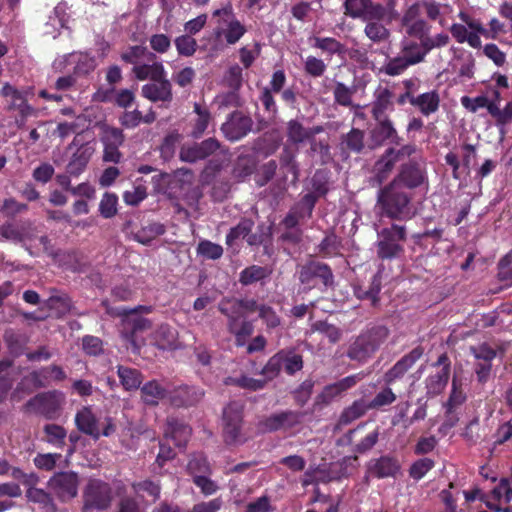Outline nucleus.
<instances>
[{
  "label": "nucleus",
  "mask_w": 512,
  "mask_h": 512,
  "mask_svg": "<svg viewBox=\"0 0 512 512\" xmlns=\"http://www.w3.org/2000/svg\"><path fill=\"white\" fill-rule=\"evenodd\" d=\"M390 330L382 324L368 325L349 344L346 356L359 364L366 363L386 343Z\"/></svg>",
  "instance_id": "obj_1"
},
{
  "label": "nucleus",
  "mask_w": 512,
  "mask_h": 512,
  "mask_svg": "<svg viewBox=\"0 0 512 512\" xmlns=\"http://www.w3.org/2000/svg\"><path fill=\"white\" fill-rule=\"evenodd\" d=\"M410 202L411 196L391 182L378 193L377 203L382 215L392 220L410 219Z\"/></svg>",
  "instance_id": "obj_2"
},
{
  "label": "nucleus",
  "mask_w": 512,
  "mask_h": 512,
  "mask_svg": "<svg viewBox=\"0 0 512 512\" xmlns=\"http://www.w3.org/2000/svg\"><path fill=\"white\" fill-rule=\"evenodd\" d=\"M407 241V229L404 225L391 224L378 232L376 242L377 257L381 260H393L404 254Z\"/></svg>",
  "instance_id": "obj_3"
},
{
  "label": "nucleus",
  "mask_w": 512,
  "mask_h": 512,
  "mask_svg": "<svg viewBox=\"0 0 512 512\" xmlns=\"http://www.w3.org/2000/svg\"><path fill=\"white\" fill-rule=\"evenodd\" d=\"M113 500L112 487L101 479H90L83 490L82 512L105 511Z\"/></svg>",
  "instance_id": "obj_4"
},
{
  "label": "nucleus",
  "mask_w": 512,
  "mask_h": 512,
  "mask_svg": "<svg viewBox=\"0 0 512 512\" xmlns=\"http://www.w3.org/2000/svg\"><path fill=\"white\" fill-rule=\"evenodd\" d=\"M298 280L307 289L311 290L317 286L318 281L325 287L334 285V274L331 267L320 261L310 260L300 266Z\"/></svg>",
  "instance_id": "obj_5"
},
{
  "label": "nucleus",
  "mask_w": 512,
  "mask_h": 512,
  "mask_svg": "<svg viewBox=\"0 0 512 512\" xmlns=\"http://www.w3.org/2000/svg\"><path fill=\"white\" fill-rule=\"evenodd\" d=\"M63 403V394L52 390L36 394L28 400L26 408L47 420H55L60 416Z\"/></svg>",
  "instance_id": "obj_6"
},
{
  "label": "nucleus",
  "mask_w": 512,
  "mask_h": 512,
  "mask_svg": "<svg viewBox=\"0 0 512 512\" xmlns=\"http://www.w3.org/2000/svg\"><path fill=\"white\" fill-rule=\"evenodd\" d=\"M243 411V405L236 401L230 402L223 410V438L227 445H237L245 441L241 433Z\"/></svg>",
  "instance_id": "obj_7"
},
{
  "label": "nucleus",
  "mask_w": 512,
  "mask_h": 512,
  "mask_svg": "<svg viewBox=\"0 0 512 512\" xmlns=\"http://www.w3.org/2000/svg\"><path fill=\"white\" fill-rule=\"evenodd\" d=\"M363 378L364 373L359 372L348 375L334 383L324 386L321 392L316 396L314 405L320 408L328 406L335 399L341 397L348 390L354 388Z\"/></svg>",
  "instance_id": "obj_8"
},
{
  "label": "nucleus",
  "mask_w": 512,
  "mask_h": 512,
  "mask_svg": "<svg viewBox=\"0 0 512 512\" xmlns=\"http://www.w3.org/2000/svg\"><path fill=\"white\" fill-rule=\"evenodd\" d=\"M47 485L61 502H67L78 494L79 476L73 471L56 472Z\"/></svg>",
  "instance_id": "obj_9"
},
{
  "label": "nucleus",
  "mask_w": 512,
  "mask_h": 512,
  "mask_svg": "<svg viewBox=\"0 0 512 512\" xmlns=\"http://www.w3.org/2000/svg\"><path fill=\"white\" fill-rule=\"evenodd\" d=\"M303 413L294 410H283L272 413L258 422V429L262 433H273L277 431H287L302 421Z\"/></svg>",
  "instance_id": "obj_10"
},
{
  "label": "nucleus",
  "mask_w": 512,
  "mask_h": 512,
  "mask_svg": "<svg viewBox=\"0 0 512 512\" xmlns=\"http://www.w3.org/2000/svg\"><path fill=\"white\" fill-rule=\"evenodd\" d=\"M432 366L441 368L425 379L426 395L429 397L441 394L446 388L451 373V360L447 353H442Z\"/></svg>",
  "instance_id": "obj_11"
},
{
  "label": "nucleus",
  "mask_w": 512,
  "mask_h": 512,
  "mask_svg": "<svg viewBox=\"0 0 512 512\" xmlns=\"http://www.w3.org/2000/svg\"><path fill=\"white\" fill-rule=\"evenodd\" d=\"M252 127V118L240 110H235L228 115L226 121L221 125V131L227 140L235 142L247 136Z\"/></svg>",
  "instance_id": "obj_12"
},
{
  "label": "nucleus",
  "mask_w": 512,
  "mask_h": 512,
  "mask_svg": "<svg viewBox=\"0 0 512 512\" xmlns=\"http://www.w3.org/2000/svg\"><path fill=\"white\" fill-rule=\"evenodd\" d=\"M73 147L77 148L67 163L66 172L72 177H78L86 170L95 149L90 142L80 143L78 136L74 137L67 149L71 150Z\"/></svg>",
  "instance_id": "obj_13"
},
{
  "label": "nucleus",
  "mask_w": 512,
  "mask_h": 512,
  "mask_svg": "<svg viewBox=\"0 0 512 512\" xmlns=\"http://www.w3.org/2000/svg\"><path fill=\"white\" fill-rule=\"evenodd\" d=\"M427 181V174L417 161L410 160L400 166L399 172L391 183L400 187L404 186L408 189L420 187Z\"/></svg>",
  "instance_id": "obj_14"
},
{
  "label": "nucleus",
  "mask_w": 512,
  "mask_h": 512,
  "mask_svg": "<svg viewBox=\"0 0 512 512\" xmlns=\"http://www.w3.org/2000/svg\"><path fill=\"white\" fill-rule=\"evenodd\" d=\"M424 354L422 346H416L409 353L402 356L389 370L383 375L385 385L392 386L401 380L405 374L419 361Z\"/></svg>",
  "instance_id": "obj_15"
},
{
  "label": "nucleus",
  "mask_w": 512,
  "mask_h": 512,
  "mask_svg": "<svg viewBox=\"0 0 512 512\" xmlns=\"http://www.w3.org/2000/svg\"><path fill=\"white\" fill-rule=\"evenodd\" d=\"M213 16H226V19L224 20L226 23V28L223 30L222 34L228 45L236 44L247 32L245 25L241 23L239 19H237L233 7L230 3L220 9H216L213 12Z\"/></svg>",
  "instance_id": "obj_16"
},
{
  "label": "nucleus",
  "mask_w": 512,
  "mask_h": 512,
  "mask_svg": "<svg viewBox=\"0 0 512 512\" xmlns=\"http://www.w3.org/2000/svg\"><path fill=\"white\" fill-rule=\"evenodd\" d=\"M204 397V391L193 385H180L168 393L169 403L177 408H189L197 405Z\"/></svg>",
  "instance_id": "obj_17"
},
{
  "label": "nucleus",
  "mask_w": 512,
  "mask_h": 512,
  "mask_svg": "<svg viewBox=\"0 0 512 512\" xmlns=\"http://www.w3.org/2000/svg\"><path fill=\"white\" fill-rule=\"evenodd\" d=\"M220 146V142L214 137L205 139L201 142H195L192 145L181 149L180 159L184 162L195 163L213 155Z\"/></svg>",
  "instance_id": "obj_18"
},
{
  "label": "nucleus",
  "mask_w": 512,
  "mask_h": 512,
  "mask_svg": "<svg viewBox=\"0 0 512 512\" xmlns=\"http://www.w3.org/2000/svg\"><path fill=\"white\" fill-rule=\"evenodd\" d=\"M316 196L313 194L303 195L288 211L283 218V223L288 227L300 225L305 219H310L316 206Z\"/></svg>",
  "instance_id": "obj_19"
},
{
  "label": "nucleus",
  "mask_w": 512,
  "mask_h": 512,
  "mask_svg": "<svg viewBox=\"0 0 512 512\" xmlns=\"http://www.w3.org/2000/svg\"><path fill=\"white\" fill-rule=\"evenodd\" d=\"M192 435V428L182 419L170 416L166 419L164 437L174 442L175 446L186 448Z\"/></svg>",
  "instance_id": "obj_20"
},
{
  "label": "nucleus",
  "mask_w": 512,
  "mask_h": 512,
  "mask_svg": "<svg viewBox=\"0 0 512 512\" xmlns=\"http://www.w3.org/2000/svg\"><path fill=\"white\" fill-rule=\"evenodd\" d=\"M376 125L371 131V137L377 145L390 143L399 146L402 142V137L398 134L390 117H383L380 120H375Z\"/></svg>",
  "instance_id": "obj_21"
},
{
  "label": "nucleus",
  "mask_w": 512,
  "mask_h": 512,
  "mask_svg": "<svg viewBox=\"0 0 512 512\" xmlns=\"http://www.w3.org/2000/svg\"><path fill=\"white\" fill-rule=\"evenodd\" d=\"M141 94L151 102L170 103L173 100V87L169 79L153 81L144 84L141 88Z\"/></svg>",
  "instance_id": "obj_22"
},
{
  "label": "nucleus",
  "mask_w": 512,
  "mask_h": 512,
  "mask_svg": "<svg viewBox=\"0 0 512 512\" xmlns=\"http://www.w3.org/2000/svg\"><path fill=\"white\" fill-rule=\"evenodd\" d=\"M364 139V131L358 128H352L348 133L343 134L339 143L342 159H348L351 153H362L365 147Z\"/></svg>",
  "instance_id": "obj_23"
},
{
  "label": "nucleus",
  "mask_w": 512,
  "mask_h": 512,
  "mask_svg": "<svg viewBox=\"0 0 512 512\" xmlns=\"http://www.w3.org/2000/svg\"><path fill=\"white\" fill-rule=\"evenodd\" d=\"M66 378V372L57 364H51L30 373L31 382L36 388H45L51 381L61 382Z\"/></svg>",
  "instance_id": "obj_24"
},
{
  "label": "nucleus",
  "mask_w": 512,
  "mask_h": 512,
  "mask_svg": "<svg viewBox=\"0 0 512 512\" xmlns=\"http://www.w3.org/2000/svg\"><path fill=\"white\" fill-rule=\"evenodd\" d=\"M393 96V92L387 87L379 86L375 90L374 100L371 103V114L374 120L389 117L387 112L394 110Z\"/></svg>",
  "instance_id": "obj_25"
},
{
  "label": "nucleus",
  "mask_w": 512,
  "mask_h": 512,
  "mask_svg": "<svg viewBox=\"0 0 512 512\" xmlns=\"http://www.w3.org/2000/svg\"><path fill=\"white\" fill-rule=\"evenodd\" d=\"M401 466L399 461L391 456H381L368 464V472L378 479L395 477Z\"/></svg>",
  "instance_id": "obj_26"
},
{
  "label": "nucleus",
  "mask_w": 512,
  "mask_h": 512,
  "mask_svg": "<svg viewBox=\"0 0 512 512\" xmlns=\"http://www.w3.org/2000/svg\"><path fill=\"white\" fill-rule=\"evenodd\" d=\"M97 423L98 420L89 407H83L75 415V425L77 429L91 436L94 440H98L101 437Z\"/></svg>",
  "instance_id": "obj_27"
},
{
  "label": "nucleus",
  "mask_w": 512,
  "mask_h": 512,
  "mask_svg": "<svg viewBox=\"0 0 512 512\" xmlns=\"http://www.w3.org/2000/svg\"><path fill=\"white\" fill-rule=\"evenodd\" d=\"M410 104L416 107L423 116H429L439 110L440 96L436 90L411 97Z\"/></svg>",
  "instance_id": "obj_28"
},
{
  "label": "nucleus",
  "mask_w": 512,
  "mask_h": 512,
  "mask_svg": "<svg viewBox=\"0 0 512 512\" xmlns=\"http://www.w3.org/2000/svg\"><path fill=\"white\" fill-rule=\"evenodd\" d=\"M256 167L257 160L254 155L241 154L234 162L232 176L237 181H243L256 171Z\"/></svg>",
  "instance_id": "obj_29"
},
{
  "label": "nucleus",
  "mask_w": 512,
  "mask_h": 512,
  "mask_svg": "<svg viewBox=\"0 0 512 512\" xmlns=\"http://www.w3.org/2000/svg\"><path fill=\"white\" fill-rule=\"evenodd\" d=\"M271 273L272 270L267 266L253 264L239 273L238 281L242 286H250L257 282H263L270 277Z\"/></svg>",
  "instance_id": "obj_30"
},
{
  "label": "nucleus",
  "mask_w": 512,
  "mask_h": 512,
  "mask_svg": "<svg viewBox=\"0 0 512 512\" xmlns=\"http://www.w3.org/2000/svg\"><path fill=\"white\" fill-rule=\"evenodd\" d=\"M168 393L157 380L148 381L141 387V398L150 406H156L161 400L168 398Z\"/></svg>",
  "instance_id": "obj_31"
},
{
  "label": "nucleus",
  "mask_w": 512,
  "mask_h": 512,
  "mask_svg": "<svg viewBox=\"0 0 512 512\" xmlns=\"http://www.w3.org/2000/svg\"><path fill=\"white\" fill-rule=\"evenodd\" d=\"M397 162L398 161L395 159V157L388 153L387 148L373 166L374 180L378 184H382L384 181H386L392 173Z\"/></svg>",
  "instance_id": "obj_32"
},
{
  "label": "nucleus",
  "mask_w": 512,
  "mask_h": 512,
  "mask_svg": "<svg viewBox=\"0 0 512 512\" xmlns=\"http://www.w3.org/2000/svg\"><path fill=\"white\" fill-rule=\"evenodd\" d=\"M133 491L140 497L150 498L152 503H155L160 499L161 496V483L159 480L144 479L141 481H135L131 484Z\"/></svg>",
  "instance_id": "obj_33"
},
{
  "label": "nucleus",
  "mask_w": 512,
  "mask_h": 512,
  "mask_svg": "<svg viewBox=\"0 0 512 512\" xmlns=\"http://www.w3.org/2000/svg\"><path fill=\"white\" fill-rule=\"evenodd\" d=\"M368 403L364 399L355 400L351 405L344 408L339 416V425L346 426L361 418L369 411Z\"/></svg>",
  "instance_id": "obj_34"
},
{
  "label": "nucleus",
  "mask_w": 512,
  "mask_h": 512,
  "mask_svg": "<svg viewBox=\"0 0 512 512\" xmlns=\"http://www.w3.org/2000/svg\"><path fill=\"white\" fill-rule=\"evenodd\" d=\"M381 291V276L375 274L368 288L358 286L354 289L355 296L360 300L371 301L372 306H376L379 302V293Z\"/></svg>",
  "instance_id": "obj_35"
},
{
  "label": "nucleus",
  "mask_w": 512,
  "mask_h": 512,
  "mask_svg": "<svg viewBox=\"0 0 512 512\" xmlns=\"http://www.w3.org/2000/svg\"><path fill=\"white\" fill-rule=\"evenodd\" d=\"M43 440L55 448L63 449L67 438L66 429L58 424L50 423L43 427Z\"/></svg>",
  "instance_id": "obj_36"
},
{
  "label": "nucleus",
  "mask_w": 512,
  "mask_h": 512,
  "mask_svg": "<svg viewBox=\"0 0 512 512\" xmlns=\"http://www.w3.org/2000/svg\"><path fill=\"white\" fill-rule=\"evenodd\" d=\"M466 400L467 395L463 389L462 381L454 376L452 378L451 391L444 407L449 412L457 410L466 402Z\"/></svg>",
  "instance_id": "obj_37"
},
{
  "label": "nucleus",
  "mask_w": 512,
  "mask_h": 512,
  "mask_svg": "<svg viewBox=\"0 0 512 512\" xmlns=\"http://www.w3.org/2000/svg\"><path fill=\"white\" fill-rule=\"evenodd\" d=\"M166 227L160 222H149L135 234V240L143 245H149L158 236L165 234Z\"/></svg>",
  "instance_id": "obj_38"
},
{
  "label": "nucleus",
  "mask_w": 512,
  "mask_h": 512,
  "mask_svg": "<svg viewBox=\"0 0 512 512\" xmlns=\"http://www.w3.org/2000/svg\"><path fill=\"white\" fill-rule=\"evenodd\" d=\"M187 471L195 479L198 476L211 475L212 467L203 453H195L188 461Z\"/></svg>",
  "instance_id": "obj_39"
},
{
  "label": "nucleus",
  "mask_w": 512,
  "mask_h": 512,
  "mask_svg": "<svg viewBox=\"0 0 512 512\" xmlns=\"http://www.w3.org/2000/svg\"><path fill=\"white\" fill-rule=\"evenodd\" d=\"M193 108L194 112L197 114V117L194 120L191 136L195 139H198L206 131L211 120V113L207 107L202 106L197 102L194 103Z\"/></svg>",
  "instance_id": "obj_40"
},
{
  "label": "nucleus",
  "mask_w": 512,
  "mask_h": 512,
  "mask_svg": "<svg viewBox=\"0 0 512 512\" xmlns=\"http://www.w3.org/2000/svg\"><path fill=\"white\" fill-rule=\"evenodd\" d=\"M418 58L406 60L402 56L389 59L380 69V72L388 76L401 75L409 66L416 65Z\"/></svg>",
  "instance_id": "obj_41"
},
{
  "label": "nucleus",
  "mask_w": 512,
  "mask_h": 512,
  "mask_svg": "<svg viewBox=\"0 0 512 512\" xmlns=\"http://www.w3.org/2000/svg\"><path fill=\"white\" fill-rule=\"evenodd\" d=\"M287 141L293 145L308 142V130L298 119H291L286 124Z\"/></svg>",
  "instance_id": "obj_42"
},
{
  "label": "nucleus",
  "mask_w": 512,
  "mask_h": 512,
  "mask_svg": "<svg viewBox=\"0 0 512 512\" xmlns=\"http://www.w3.org/2000/svg\"><path fill=\"white\" fill-rule=\"evenodd\" d=\"M118 377L125 390L138 389L142 383V374L137 369L118 366Z\"/></svg>",
  "instance_id": "obj_43"
},
{
  "label": "nucleus",
  "mask_w": 512,
  "mask_h": 512,
  "mask_svg": "<svg viewBox=\"0 0 512 512\" xmlns=\"http://www.w3.org/2000/svg\"><path fill=\"white\" fill-rule=\"evenodd\" d=\"M341 239L334 233L327 234L318 245V252L324 258H333L341 255Z\"/></svg>",
  "instance_id": "obj_44"
},
{
  "label": "nucleus",
  "mask_w": 512,
  "mask_h": 512,
  "mask_svg": "<svg viewBox=\"0 0 512 512\" xmlns=\"http://www.w3.org/2000/svg\"><path fill=\"white\" fill-rule=\"evenodd\" d=\"M280 353L282 354V364L286 374L292 376L303 369V357L296 353L294 349H281Z\"/></svg>",
  "instance_id": "obj_45"
},
{
  "label": "nucleus",
  "mask_w": 512,
  "mask_h": 512,
  "mask_svg": "<svg viewBox=\"0 0 512 512\" xmlns=\"http://www.w3.org/2000/svg\"><path fill=\"white\" fill-rule=\"evenodd\" d=\"M28 501L41 505L47 512H55L56 506L50 493L43 489L30 487L26 491Z\"/></svg>",
  "instance_id": "obj_46"
},
{
  "label": "nucleus",
  "mask_w": 512,
  "mask_h": 512,
  "mask_svg": "<svg viewBox=\"0 0 512 512\" xmlns=\"http://www.w3.org/2000/svg\"><path fill=\"white\" fill-rule=\"evenodd\" d=\"M226 385H232L249 391H259L265 388L266 380L255 379L247 375L239 377H228L225 380Z\"/></svg>",
  "instance_id": "obj_47"
},
{
  "label": "nucleus",
  "mask_w": 512,
  "mask_h": 512,
  "mask_svg": "<svg viewBox=\"0 0 512 512\" xmlns=\"http://www.w3.org/2000/svg\"><path fill=\"white\" fill-rule=\"evenodd\" d=\"M253 226V220L249 218L241 219L240 222L227 233L226 244L232 246L236 240L246 238L251 233Z\"/></svg>",
  "instance_id": "obj_48"
},
{
  "label": "nucleus",
  "mask_w": 512,
  "mask_h": 512,
  "mask_svg": "<svg viewBox=\"0 0 512 512\" xmlns=\"http://www.w3.org/2000/svg\"><path fill=\"white\" fill-rule=\"evenodd\" d=\"M491 116L500 133L504 134L506 125L512 123V102H508L503 109L495 103L491 109Z\"/></svg>",
  "instance_id": "obj_49"
},
{
  "label": "nucleus",
  "mask_w": 512,
  "mask_h": 512,
  "mask_svg": "<svg viewBox=\"0 0 512 512\" xmlns=\"http://www.w3.org/2000/svg\"><path fill=\"white\" fill-rule=\"evenodd\" d=\"M397 399L396 394L390 386H385L368 403L370 410H380L383 407L393 404Z\"/></svg>",
  "instance_id": "obj_50"
},
{
  "label": "nucleus",
  "mask_w": 512,
  "mask_h": 512,
  "mask_svg": "<svg viewBox=\"0 0 512 512\" xmlns=\"http://www.w3.org/2000/svg\"><path fill=\"white\" fill-rule=\"evenodd\" d=\"M308 143L310 145L308 153L310 155L317 154L321 165H327L333 160L331 147L327 140H312Z\"/></svg>",
  "instance_id": "obj_51"
},
{
  "label": "nucleus",
  "mask_w": 512,
  "mask_h": 512,
  "mask_svg": "<svg viewBox=\"0 0 512 512\" xmlns=\"http://www.w3.org/2000/svg\"><path fill=\"white\" fill-rule=\"evenodd\" d=\"M312 47L327 52L330 55L342 54L345 51L344 45L332 37H314Z\"/></svg>",
  "instance_id": "obj_52"
},
{
  "label": "nucleus",
  "mask_w": 512,
  "mask_h": 512,
  "mask_svg": "<svg viewBox=\"0 0 512 512\" xmlns=\"http://www.w3.org/2000/svg\"><path fill=\"white\" fill-rule=\"evenodd\" d=\"M364 33L375 43L384 42L390 37L389 30L377 21H369L364 28Z\"/></svg>",
  "instance_id": "obj_53"
},
{
  "label": "nucleus",
  "mask_w": 512,
  "mask_h": 512,
  "mask_svg": "<svg viewBox=\"0 0 512 512\" xmlns=\"http://www.w3.org/2000/svg\"><path fill=\"white\" fill-rule=\"evenodd\" d=\"M224 253L220 244L209 240H201L197 246V254L208 260H218Z\"/></svg>",
  "instance_id": "obj_54"
},
{
  "label": "nucleus",
  "mask_w": 512,
  "mask_h": 512,
  "mask_svg": "<svg viewBox=\"0 0 512 512\" xmlns=\"http://www.w3.org/2000/svg\"><path fill=\"white\" fill-rule=\"evenodd\" d=\"M174 44L179 56L191 57L195 54L198 44L191 35L184 34L174 40Z\"/></svg>",
  "instance_id": "obj_55"
},
{
  "label": "nucleus",
  "mask_w": 512,
  "mask_h": 512,
  "mask_svg": "<svg viewBox=\"0 0 512 512\" xmlns=\"http://www.w3.org/2000/svg\"><path fill=\"white\" fill-rule=\"evenodd\" d=\"M354 89L348 87L343 82H336L333 90L334 102L343 107H351L353 105Z\"/></svg>",
  "instance_id": "obj_56"
},
{
  "label": "nucleus",
  "mask_w": 512,
  "mask_h": 512,
  "mask_svg": "<svg viewBox=\"0 0 512 512\" xmlns=\"http://www.w3.org/2000/svg\"><path fill=\"white\" fill-rule=\"evenodd\" d=\"M281 357L282 354L280 351H278L276 354L269 358L267 363L261 369L260 374L265 377L264 380H266V382L273 380L280 374L283 367Z\"/></svg>",
  "instance_id": "obj_57"
},
{
  "label": "nucleus",
  "mask_w": 512,
  "mask_h": 512,
  "mask_svg": "<svg viewBox=\"0 0 512 512\" xmlns=\"http://www.w3.org/2000/svg\"><path fill=\"white\" fill-rule=\"evenodd\" d=\"M118 197L114 193L105 192L99 203V212L103 218L109 219L117 214Z\"/></svg>",
  "instance_id": "obj_58"
},
{
  "label": "nucleus",
  "mask_w": 512,
  "mask_h": 512,
  "mask_svg": "<svg viewBox=\"0 0 512 512\" xmlns=\"http://www.w3.org/2000/svg\"><path fill=\"white\" fill-rule=\"evenodd\" d=\"M0 95L4 98H10L11 101L8 105V110H14L17 108L21 101L26 99L25 91L19 90L10 83L6 82L0 89Z\"/></svg>",
  "instance_id": "obj_59"
},
{
  "label": "nucleus",
  "mask_w": 512,
  "mask_h": 512,
  "mask_svg": "<svg viewBox=\"0 0 512 512\" xmlns=\"http://www.w3.org/2000/svg\"><path fill=\"white\" fill-rule=\"evenodd\" d=\"M124 141L125 135L122 129L113 126H105L103 128L101 134L102 144L121 147Z\"/></svg>",
  "instance_id": "obj_60"
},
{
  "label": "nucleus",
  "mask_w": 512,
  "mask_h": 512,
  "mask_svg": "<svg viewBox=\"0 0 512 512\" xmlns=\"http://www.w3.org/2000/svg\"><path fill=\"white\" fill-rule=\"evenodd\" d=\"M461 104L470 112L475 113L480 108H486L488 113L491 115V109L494 107L495 102L490 101L486 96L480 95L475 98L463 96L461 98Z\"/></svg>",
  "instance_id": "obj_61"
},
{
  "label": "nucleus",
  "mask_w": 512,
  "mask_h": 512,
  "mask_svg": "<svg viewBox=\"0 0 512 512\" xmlns=\"http://www.w3.org/2000/svg\"><path fill=\"white\" fill-rule=\"evenodd\" d=\"M276 170L277 163L275 160H269L261 165L260 168L256 170L255 174V183L257 186L262 187L270 182L275 176Z\"/></svg>",
  "instance_id": "obj_62"
},
{
  "label": "nucleus",
  "mask_w": 512,
  "mask_h": 512,
  "mask_svg": "<svg viewBox=\"0 0 512 512\" xmlns=\"http://www.w3.org/2000/svg\"><path fill=\"white\" fill-rule=\"evenodd\" d=\"M259 318L263 321L267 329H275L281 324V318L273 307L267 304H260Z\"/></svg>",
  "instance_id": "obj_63"
},
{
  "label": "nucleus",
  "mask_w": 512,
  "mask_h": 512,
  "mask_svg": "<svg viewBox=\"0 0 512 512\" xmlns=\"http://www.w3.org/2000/svg\"><path fill=\"white\" fill-rule=\"evenodd\" d=\"M196 78V71L190 66L183 67L173 72L172 80L180 88L191 86Z\"/></svg>",
  "instance_id": "obj_64"
}]
</instances>
